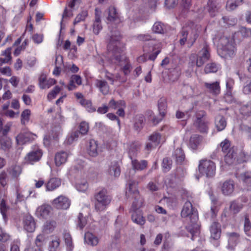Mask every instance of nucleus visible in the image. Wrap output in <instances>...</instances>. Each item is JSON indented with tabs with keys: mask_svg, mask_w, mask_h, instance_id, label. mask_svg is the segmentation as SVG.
Wrapping results in <instances>:
<instances>
[{
	"mask_svg": "<svg viewBox=\"0 0 251 251\" xmlns=\"http://www.w3.org/2000/svg\"><path fill=\"white\" fill-rule=\"evenodd\" d=\"M120 39L118 32L115 35L112 34L108 45V50L112 52V63L121 66L124 74L127 75L130 73L131 65L125 56L121 55Z\"/></svg>",
	"mask_w": 251,
	"mask_h": 251,
	"instance_id": "1",
	"label": "nucleus"
},
{
	"mask_svg": "<svg viewBox=\"0 0 251 251\" xmlns=\"http://www.w3.org/2000/svg\"><path fill=\"white\" fill-rule=\"evenodd\" d=\"M181 216L186 218L188 225L186 226L187 230L191 234L192 240L194 236H197L200 231V226L198 223L199 217L197 211L193 207L190 200L187 201L181 212Z\"/></svg>",
	"mask_w": 251,
	"mask_h": 251,
	"instance_id": "2",
	"label": "nucleus"
},
{
	"mask_svg": "<svg viewBox=\"0 0 251 251\" xmlns=\"http://www.w3.org/2000/svg\"><path fill=\"white\" fill-rule=\"evenodd\" d=\"M218 51L222 57L228 58L235 54V48L233 39L226 36L220 38L218 43Z\"/></svg>",
	"mask_w": 251,
	"mask_h": 251,
	"instance_id": "3",
	"label": "nucleus"
},
{
	"mask_svg": "<svg viewBox=\"0 0 251 251\" xmlns=\"http://www.w3.org/2000/svg\"><path fill=\"white\" fill-rule=\"evenodd\" d=\"M94 200L95 209L97 211H101L104 210L110 203L111 198L106 189L101 188L95 193Z\"/></svg>",
	"mask_w": 251,
	"mask_h": 251,
	"instance_id": "4",
	"label": "nucleus"
},
{
	"mask_svg": "<svg viewBox=\"0 0 251 251\" xmlns=\"http://www.w3.org/2000/svg\"><path fill=\"white\" fill-rule=\"evenodd\" d=\"M210 57L209 50L207 46H204L199 52L198 55L192 54L190 56L189 67L193 68L196 65L197 67L201 66L205 62L207 61Z\"/></svg>",
	"mask_w": 251,
	"mask_h": 251,
	"instance_id": "5",
	"label": "nucleus"
},
{
	"mask_svg": "<svg viewBox=\"0 0 251 251\" xmlns=\"http://www.w3.org/2000/svg\"><path fill=\"white\" fill-rule=\"evenodd\" d=\"M181 37L179 43L181 45H184L187 41L190 46H192L199 36V32L197 29L191 28H183L180 32Z\"/></svg>",
	"mask_w": 251,
	"mask_h": 251,
	"instance_id": "6",
	"label": "nucleus"
},
{
	"mask_svg": "<svg viewBox=\"0 0 251 251\" xmlns=\"http://www.w3.org/2000/svg\"><path fill=\"white\" fill-rule=\"evenodd\" d=\"M199 170L202 175L211 177L215 175L216 165L210 160H203L200 162Z\"/></svg>",
	"mask_w": 251,
	"mask_h": 251,
	"instance_id": "7",
	"label": "nucleus"
},
{
	"mask_svg": "<svg viewBox=\"0 0 251 251\" xmlns=\"http://www.w3.org/2000/svg\"><path fill=\"white\" fill-rule=\"evenodd\" d=\"M151 45L153 46L152 48L153 52L148 56L147 54H144L143 55L139 56L138 58V61L139 62H144L148 59L154 61L158 54L160 52L161 48L160 43H157V44L152 43Z\"/></svg>",
	"mask_w": 251,
	"mask_h": 251,
	"instance_id": "8",
	"label": "nucleus"
},
{
	"mask_svg": "<svg viewBox=\"0 0 251 251\" xmlns=\"http://www.w3.org/2000/svg\"><path fill=\"white\" fill-rule=\"evenodd\" d=\"M36 135L30 132H22L16 137V142L19 145H23L27 142L33 141Z\"/></svg>",
	"mask_w": 251,
	"mask_h": 251,
	"instance_id": "9",
	"label": "nucleus"
},
{
	"mask_svg": "<svg viewBox=\"0 0 251 251\" xmlns=\"http://www.w3.org/2000/svg\"><path fill=\"white\" fill-rule=\"evenodd\" d=\"M70 203L69 200L63 196H59L52 202V205L59 209H67L69 207Z\"/></svg>",
	"mask_w": 251,
	"mask_h": 251,
	"instance_id": "10",
	"label": "nucleus"
},
{
	"mask_svg": "<svg viewBox=\"0 0 251 251\" xmlns=\"http://www.w3.org/2000/svg\"><path fill=\"white\" fill-rule=\"evenodd\" d=\"M42 156V152L41 150L36 149L30 151L25 157V161L28 164H33L38 161Z\"/></svg>",
	"mask_w": 251,
	"mask_h": 251,
	"instance_id": "11",
	"label": "nucleus"
},
{
	"mask_svg": "<svg viewBox=\"0 0 251 251\" xmlns=\"http://www.w3.org/2000/svg\"><path fill=\"white\" fill-rule=\"evenodd\" d=\"M221 190L225 196H230L234 192L235 188L234 182L231 179L226 180L221 183Z\"/></svg>",
	"mask_w": 251,
	"mask_h": 251,
	"instance_id": "12",
	"label": "nucleus"
},
{
	"mask_svg": "<svg viewBox=\"0 0 251 251\" xmlns=\"http://www.w3.org/2000/svg\"><path fill=\"white\" fill-rule=\"evenodd\" d=\"M161 135L159 133L154 132L149 137L148 142L147 143L145 149L151 151L156 148L160 143Z\"/></svg>",
	"mask_w": 251,
	"mask_h": 251,
	"instance_id": "13",
	"label": "nucleus"
},
{
	"mask_svg": "<svg viewBox=\"0 0 251 251\" xmlns=\"http://www.w3.org/2000/svg\"><path fill=\"white\" fill-rule=\"evenodd\" d=\"M203 84L206 91L210 94L214 95H217L220 94L221 88L219 81H216L214 82H204Z\"/></svg>",
	"mask_w": 251,
	"mask_h": 251,
	"instance_id": "14",
	"label": "nucleus"
},
{
	"mask_svg": "<svg viewBox=\"0 0 251 251\" xmlns=\"http://www.w3.org/2000/svg\"><path fill=\"white\" fill-rule=\"evenodd\" d=\"M56 81L53 78H47V75L42 74L39 77V85L41 89H49L53 85L55 84Z\"/></svg>",
	"mask_w": 251,
	"mask_h": 251,
	"instance_id": "15",
	"label": "nucleus"
},
{
	"mask_svg": "<svg viewBox=\"0 0 251 251\" xmlns=\"http://www.w3.org/2000/svg\"><path fill=\"white\" fill-rule=\"evenodd\" d=\"M226 235L228 237V245L227 248L230 251L235 249L239 241V235L236 232H227Z\"/></svg>",
	"mask_w": 251,
	"mask_h": 251,
	"instance_id": "16",
	"label": "nucleus"
},
{
	"mask_svg": "<svg viewBox=\"0 0 251 251\" xmlns=\"http://www.w3.org/2000/svg\"><path fill=\"white\" fill-rule=\"evenodd\" d=\"M106 12L108 14V16L106 18L108 21L115 24L120 22V15L115 7L113 6L109 7Z\"/></svg>",
	"mask_w": 251,
	"mask_h": 251,
	"instance_id": "17",
	"label": "nucleus"
},
{
	"mask_svg": "<svg viewBox=\"0 0 251 251\" xmlns=\"http://www.w3.org/2000/svg\"><path fill=\"white\" fill-rule=\"evenodd\" d=\"M221 4L218 0H209L207 2L208 11L211 16H215L219 11Z\"/></svg>",
	"mask_w": 251,
	"mask_h": 251,
	"instance_id": "18",
	"label": "nucleus"
},
{
	"mask_svg": "<svg viewBox=\"0 0 251 251\" xmlns=\"http://www.w3.org/2000/svg\"><path fill=\"white\" fill-rule=\"evenodd\" d=\"M24 228L27 232H32L35 230L36 224L34 218L30 215H25L23 220Z\"/></svg>",
	"mask_w": 251,
	"mask_h": 251,
	"instance_id": "19",
	"label": "nucleus"
},
{
	"mask_svg": "<svg viewBox=\"0 0 251 251\" xmlns=\"http://www.w3.org/2000/svg\"><path fill=\"white\" fill-rule=\"evenodd\" d=\"M100 151L101 150L98 145V142L93 139L90 140L87 149L89 155L92 157H96Z\"/></svg>",
	"mask_w": 251,
	"mask_h": 251,
	"instance_id": "20",
	"label": "nucleus"
},
{
	"mask_svg": "<svg viewBox=\"0 0 251 251\" xmlns=\"http://www.w3.org/2000/svg\"><path fill=\"white\" fill-rule=\"evenodd\" d=\"M62 130L60 125H55L51 126L49 132V135H46L44 137V143L46 142H48L49 139L52 138L53 139H57L58 137L61 134Z\"/></svg>",
	"mask_w": 251,
	"mask_h": 251,
	"instance_id": "21",
	"label": "nucleus"
},
{
	"mask_svg": "<svg viewBox=\"0 0 251 251\" xmlns=\"http://www.w3.org/2000/svg\"><path fill=\"white\" fill-rule=\"evenodd\" d=\"M210 238L215 240H218L221 234V225L213 222L210 226Z\"/></svg>",
	"mask_w": 251,
	"mask_h": 251,
	"instance_id": "22",
	"label": "nucleus"
},
{
	"mask_svg": "<svg viewBox=\"0 0 251 251\" xmlns=\"http://www.w3.org/2000/svg\"><path fill=\"white\" fill-rule=\"evenodd\" d=\"M51 207L48 204L39 206L35 212V215L39 218H47L50 215Z\"/></svg>",
	"mask_w": 251,
	"mask_h": 251,
	"instance_id": "23",
	"label": "nucleus"
},
{
	"mask_svg": "<svg viewBox=\"0 0 251 251\" xmlns=\"http://www.w3.org/2000/svg\"><path fill=\"white\" fill-rule=\"evenodd\" d=\"M7 171L9 175L14 178H17L22 172L21 166L16 163L10 165L8 167Z\"/></svg>",
	"mask_w": 251,
	"mask_h": 251,
	"instance_id": "24",
	"label": "nucleus"
},
{
	"mask_svg": "<svg viewBox=\"0 0 251 251\" xmlns=\"http://www.w3.org/2000/svg\"><path fill=\"white\" fill-rule=\"evenodd\" d=\"M128 188L126 192V195L128 197L139 194V191L137 188V183L133 180L129 179L127 183Z\"/></svg>",
	"mask_w": 251,
	"mask_h": 251,
	"instance_id": "25",
	"label": "nucleus"
},
{
	"mask_svg": "<svg viewBox=\"0 0 251 251\" xmlns=\"http://www.w3.org/2000/svg\"><path fill=\"white\" fill-rule=\"evenodd\" d=\"M95 85L98 88L100 92L104 95L108 94L109 92V87L107 82L104 80L96 79Z\"/></svg>",
	"mask_w": 251,
	"mask_h": 251,
	"instance_id": "26",
	"label": "nucleus"
},
{
	"mask_svg": "<svg viewBox=\"0 0 251 251\" xmlns=\"http://www.w3.org/2000/svg\"><path fill=\"white\" fill-rule=\"evenodd\" d=\"M209 122L206 120L194 121V125L201 133H207L208 130Z\"/></svg>",
	"mask_w": 251,
	"mask_h": 251,
	"instance_id": "27",
	"label": "nucleus"
},
{
	"mask_svg": "<svg viewBox=\"0 0 251 251\" xmlns=\"http://www.w3.org/2000/svg\"><path fill=\"white\" fill-rule=\"evenodd\" d=\"M121 173L120 166L117 162L114 161L111 163L109 169L108 174L111 177H118Z\"/></svg>",
	"mask_w": 251,
	"mask_h": 251,
	"instance_id": "28",
	"label": "nucleus"
},
{
	"mask_svg": "<svg viewBox=\"0 0 251 251\" xmlns=\"http://www.w3.org/2000/svg\"><path fill=\"white\" fill-rule=\"evenodd\" d=\"M201 141V136L198 134H194L190 138L188 146L192 150H196L200 145Z\"/></svg>",
	"mask_w": 251,
	"mask_h": 251,
	"instance_id": "29",
	"label": "nucleus"
},
{
	"mask_svg": "<svg viewBox=\"0 0 251 251\" xmlns=\"http://www.w3.org/2000/svg\"><path fill=\"white\" fill-rule=\"evenodd\" d=\"M131 197L133 199V201L132 203L131 210L132 211H137L142 206L143 199L140 194L132 196Z\"/></svg>",
	"mask_w": 251,
	"mask_h": 251,
	"instance_id": "30",
	"label": "nucleus"
},
{
	"mask_svg": "<svg viewBox=\"0 0 251 251\" xmlns=\"http://www.w3.org/2000/svg\"><path fill=\"white\" fill-rule=\"evenodd\" d=\"M61 180L57 178H51L46 184V190L51 191L58 188L61 185Z\"/></svg>",
	"mask_w": 251,
	"mask_h": 251,
	"instance_id": "31",
	"label": "nucleus"
},
{
	"mask_svg": "<svg viewBox=\"0 0 251 251\" xmlns=\"http://www.w3.org/2000/svg\"><path fill=\"white\" fill-rule=\"evenodd\" d=\"M131 164L134 171H142L147 168L148 162L145 160L139 161L137 159H132Z\"/></svg>",
	"mask_w": 251,
	"mask_h": 251,
	"instance_id": "32",
	"label": "nucleus"
},
{
	"mask_svg": "<svg viewBox=\"0 0 251 251\" xmlns=\"http://www.w3.org/2000/svg\"><path fill=\"white\" fill-rule=\"evenodd\" d=\"M69 154L67 152L60 151L57 152L55 156V164L59 166L65 163L67 159Z\"/></svg>",
	"mask_w": 251,
	"mask_h": 251,
	"instance_id": "33",
	"label": "nucleus"
},
{
	"mask_svg": "<svg viewBox=\"0 0 251 251\" xmlns=\"http://www.w3.org/2000/svg\"><path fill=\"white\" fill-rule=\"evenodd\" d=\"M133 213L131 215V219L132 221L140 226H143L145 224L146 220L142 214L136 211H132Z\"/></svg>",
	"mask_w": 251,
	"mask_h": 251,
	"instance_id": "34",
	"label": "nucleus"
},
{
	"mask_svg": "<svg viewBox=\"0 0 251 251\" xmlns=\"http://www.w3.org/2000/svg\"><path fill=\"white\" fill-rule=\"evenodd\" d=\"M56 226V223L54 220L47 221L43 225L42 230L46 234L51 233Z\"/></svg>",
	"mask_w": 251,
	"mask_h": 251,
	"instance_id": "35",
	"label": "nucleus"
},
{
	"mask_svg": "<svg viewBox=\"0 0 251 251\" xmlns=\"http://www.w3.org/2000/svg\"><path fill=\"white\" fill-rule=\"evenodd\" d=\"M215 126L219 131L224 130L226 126V121L223 116L218 115L215 118Z\"/></svg>",
	"mask_w": 251,
	"mask_h": 251,
	"instance_id": "36",
	"label": "nucleus"
},
{
	"mask_svg": "<svg viewBox=\"0 0 251 251\" xmlns=\"http://www.w3.org/2000/svg\"><path fill=\"white\" fill-rule=\"evenodd\" d=\"M11 140L5 136H0V149L7 151L11 147Z\"/></svg>",
	"mask_w": 251,
	"mask_h": 251,
	"instance_id": "37",
	"label": "nucleus"
},
{
	"mask_svg": "<svg viewBox=\"0 0 251 251\" xmlns=\"http://www.w3.org/2000/svg\"><path fill=\"white\" fill-rule=\"evenodd\" d=\"M167 101L165 98H161L158 101V108L159 115L161 117H164L166 113Z\"/></svg>",
	"mask_w": 251,
	"mask_h": 251,
	"instance_id": "38",
	"label": "nucleus"
},
{
	"mask_svg": "<svg viewBox=\"0 0 251 251\" xmlns=\"http://www.w3.org/2000/svg\"><path fill=\"white\" fill-rule=\"evenodd\" d=\"M144 117L142 114L137 115L134 117V128L137 131L141 130L144 125Z\"/></svg>",
	"mask_w": 251,
	"mask_h": 251,
	"instance_id": "39",
	"label": "nucleus"
},
{
	"mask_svg": "<svg viewBox=\"0 0 251 251\" xmlns=\"http://www.w3.org/2000/svg\"><path fill=\"white\" fill-rule=\"evenodd\" d=\"M225 156V161L228 165L232 164L236 159V153L233 149H230Z\"/></svg>",
	"mask_w": 251,
	"mask_h": 251,
	"instance_id": "40",
	"label": "nucleus"
},
{
	"mask_svg": "<svg viewBox=\"0 0 251 251\" xmlns=\"http://www.w3.org/2000/svg\"><path fill=\"white\" fill-rule=\"evenodd\" d=\"M84 240L86 243L91 246H96L99 243L98 238L90 232L85 233Z\"/></svg>",
	"mask_w": 251,
	"mask_h": 251,
	"instance_id": "41",
	"label": "nucleus"
},
{
	"mask_svg": "<svg viewBox=\"0 0 251 251\" xmlns=\"http://www.w3.org/2000/svg\"><path fill=\"white\" fill-rule=\"evenodd\" d=\"M244 230L247 236H251V221L249 215L247 214L244 215Z\"/></svg>",
	"mask_w": 251,
	"mask_h": 251,
	"instance_id": "42",
	"label": "nucleus"
},
{
	"mask_svg": "<svg viewBox=\"0 0 251 251\" xmlns=\"http://www.w3.org/2000/svg\"><path fill=\"white\" fill-rule=\"evenodd\" d=\"M75 187L78 191L85 192L88 188V184L84 178L78 179L76 181Z\"/></svg>",
	"mask_w": 251,
	"mask_h": 251,
	"instance_id": "43",
	"label": "nucleus"
},
{
	"mask_svg": "<svg viewBox=\"0 0 251 251\" xmlns=\"http://www.w3.org/2000/svg\"><path fill=\"white\" fill-rule=\"evenodd\" d=\"M174 157L175 158L177 164L182 163L185 159V155L183 151L181 149H176L173 154Z\"/></svg>",
	"mask_w": 251,
	"mask_h": 251,
	"instance_id": "44",
	"label": "nucleus"
},
{
	"mask_svg": "<svg viewBox=\"0 0 251 251\" xmlns=\"http://www.w3.org/2000/svg\"><path fill=\"white\" fill-rule=\"evenodd\" d=\"M243 205L241 203L233 201L230 203L229 209L231 213L235 214L238 213L243 208Z\"/></svg>",
	"mask_w": 251,
	"mask_h": 251,
	"instance_id": "45",
	"label": "nucleus"
},
{
	"mask_svg": "<svg viewBox=\"0 0 251 251\" xmlns=\"http://www.w3.org/2000/svg\"><path fill=\"white\" fill-rule=\"evenodd\" d=\"M140 145L138 142H133L129 145L128 153L130 158L132 159V156L135 155L140 149Z\"/></svg>",
	"mask_w": 251,
	"mask_h": 251,
	"instance_id": "46",
	"label": "nucleus"
},
{
	"mask_svg": "<svg viewBox=\"0 0 251 251\" xmlns=\"http://www.w3.org/2000/svg\"><path fill=\"white\" fill-rule=\"evenodd\" d=\"M126 103L125 101L120 100L118 101H115L114 99H111L108 103V106L114 109L116 108H119L121 107H126Z\"/></svg>",
	"mask_w": 251,
	"mask_h": 251,
	"instance_id": "47",
	"label": "nucleus"
},
{
	"mask_svg": "<svg viewBox=\"0 0 251 251\" xmlns=\"http://www.w3.org/2000/svg\"><path fill=\"white\" fill-rule=\"evenodd\" d=\"M60 240L59 238L55 237L49 244V251H57L59 248Z\"/></svg>",
	"mask_w": 251,
	"mask_h": 251,
	"instance_id": "48",
	"label": "nucleus"
},
{
	"mask_svg": "<svg viewBox=\"0 0 251 251\" xmlns=\"http://www.w3.org/2000/svg\"><path fill=\"white\" fill-rule=\"evenodd\" d=\"M152 31L154 33L162 34L165 31V27L163 24L160 22L154 23L152 27Z\"/></svg>",
	"mask_w": 251,
	"mask_h": 251,
	"instance_id": "49",
	"label": "nucleus"
},
{
	"mask_svg": "<svg viewBox=\"0 0 251 251\" xmlns=\"http://www.w3.org/2000/svg\"><path fill=\"white\" fill-rule=\"evenodd\" d=\"M219 68V66L215 63L211 62L206 64L204 68L206 74L215 73Z\"/></svg>",
	"mask_w": 251,
	"mask_h": 251,
	"instance_id": "50",
	"label": "nucleus"
},
{
	"mask_svg": "<svg viewBox=\"0 0 251 251\" xmlns=\"http://www.w3.org/2000/svg\"><path fill=\"white\" fill-rule=\"evenodd\" d=\"M240 112L244 116H251V101L242 106L240 108Z\"/></svg>",
	"mask_w": 251,
	"mask_h": 251,
	"instance_id": "51",
	"label": "nucleus"
},
{
	"mask_svg": "<svg viewBox=\"0 0 251 251\" xmlns=\"http://www.w3.org/2000/svg\"><path fill=\"white\" fill-rule=\"evenodd\" d=\"M30 114L31 111L28 109H25L22 112L21 116V122L22 125H25L28 122Z\"/></svg>",
	"mask_w": 251,
	"mask_h": 251,
	"instance_id": "52",
	"label": "nucleus"
},
{
	"mask_svg": "<svg viewBox=\"0 0 251 251\" xmlns=\"http://www.w3.org/2000/svg\"><path fill=\"white\" fill-rule=\"evenodd\" d=\"M7 209L8 207L6 205L5 200L3 198H0V212L5 222L7 220L6 212Z\"/></svg>",
	"mask_w": 251,
	"mask_h": 251,
	"instance_id": "53",
	"label": "nucleus"
},
{
	"mask_svg": "<svg viewBox=\"0 0 251 251\" xmlns=\"http://www.w3.org/2000/svg\"><path fill=\"white\" fill-rule=\"evenodd\" d=\"M63 238L67 246L68 251H72L73 248L72 238L69 233L65 232L63 233Z\"/></svg>",
	"mask_w": 251,
	"mask_h": 251,
	"instance_id": "54",
	"label": "nucleus"
},
{
	"mask_svg": "<svg viewBox=\"0 0 251 251\" xmlns=\"http://www.w3.org/2000/svg\"><path fill=\"white\" fill-rule=\"evenodd\" d=\"M242 1L243 0H228L226 2V9L229 10H234Z\"/></svg>",
	"mask_w": 251,
	"mask_h": 251,
	"instance_id": "55",
	"label": "nucleus"
},
{
	"mask_svg": "<svg viewBox=\"0 0 251 251\" xmlns=\"http://www.w3.org/2000/svg\"><path fill=\"white\" fill-rule=\"evenodd\" d=\"M80 104L85 107L89 112H94L95 108L92 106V102L90 100L83 99L79 100Z\"/></svg>",
	"mask_w": 251,
	"mask_h": 251,
	"instance_id": "56",
	"label": "nucleus"
},
{
	"mask_svg": "<svg viewBox=\"0 0 251 251\" xmlns=\"http://www.w3.org/2000/svg\"><path fill=\"white\" fill-rule=\"evenodd\" d=\"M88 16V12L87 10H83L78 14L74 21V24L76 25V24L80 22L81 21H83L85 20V18Z\"/></svg>",
	"mask_w": 251,
	"mask_h": 251,
	"instance_id": "57",
	"label": "nucleus"
},
{
	"mask_svg": "<svg viewBox=\"0 0 251 251\" xmlns=\"http://www.w3.org/2000/svg\"><path fill=\"white\" fill-rule=\"evenodd\" d=\"M78 127V131L80 133L81 135H82L86 134L89 129L88 123L84 121L80 123Z\"/></svg>",
	"mask_w": 251,
	"mask_h": 251,
	"instance_id": "58",
	"label": "nucleus"
},
{
	"mask_svg": "<svg viewBox=\"0 0 251 251\" xmlns=\"http://www.w3.org/2000/svg\"><path fill=\"white\" fill-rule=\"evenodd\" d=\"M87 220L82 214L79 213L78 216L77 225L80 229H82L86 225Z\"/></svg>",
	"mask_w": 251,
	"mask_h": 251,
	"instance_id": "59",
	"label": "nucleus"
},
{
	"mask_svg": "<svg viewBox=\"0 0 251 251\" xmlns=\"http://www.w3.org/2000/svg\"><path fill=\"white\" fill-rule=\"evenodd\" d=\"M172 164V161L169 158H164L162 164L163 171L166 172L169 171L171 168Z\"/></svg>",
	"mask_w": 251,
	"mask_h": 251,
	"instance_id": "60",
	"label": "nucleus"
},
{
	"mask_svg": "<svg viewBox=\"0 0 251 251\" xmlns=\"http://www.w3.org/2000/svg\"><path fill=\"white\" fill-rule=\"evenodd\" d=\"M29 193L28 195L25 196L22 193V192H20L19 190L17 189L16 192V200L15 203L16 204L18 202H20L24 201L25 199L27 198L31 194L32 192L29 191Z\"/></svg>",
	"mask_w": 251,
	"mask_h": 251,
	"instance_id": "61",
	"label": "nucleus"
},
{
	"mask_svg": "<svg viewBox=\"0 0 251 251\" xmlns=\"http://www.w3.org/2000/svg\"><path fill=\"white\" fill-rule=\"evenodd\" d=\"M45 238L44 235H38L35 240V244L37 248H41L45 244Z\"/></svg>",
	"mask_w": 251,
	"mask_h": 251,
	"instance_id": "62",
	"label": "nucleus"
},
{
	"mask_svg": "<svg viewBox=\"0 0 251 251\" xmlns=\"http://www.w3.org/2000/svg\"><path fill=\"white\" fill-rule=\"evenodd\" d=\"M61 89L58 86H55L48 95L47 98L49 100L54 99L57 94L60 91Z\"/></svg>",
	"mask_w": 251,
	"mask_h": 251,
	"instance_id": "63",
	"label": "nucleus"
},
{
	"mask_svg": "<svg viewBox=\"0 0 251 251\" xmlns=\"http://www.w3.org/2000/svg\"><path fill=\"white\" fill-rule=\"evenodd\" d=\"M80 135H81V134L78 131H75L71 133L68 138V143L71 144L74 141L77 140Z\"/></svg>",
	"mask_w": 251,
	"mask_h": 251,
	"instance_id": "64",
	"label": "nucleus"
}]
</instances>
